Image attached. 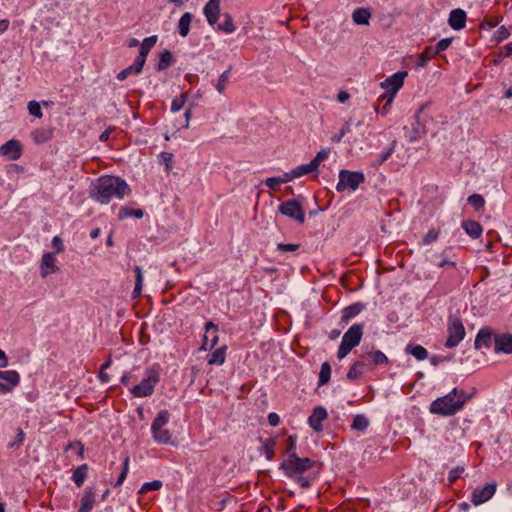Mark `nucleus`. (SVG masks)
<instances>
[{
	"mask_svg": "<svg viewBox=\"0 0 512 512\" xmlns=\"http://www.w3.org/2000/svg\"><path fill=\"white\" fill-rule=\"evenodd\" d=\"M131 193L129 185L120 177L104 175L92 183L90 197L100 204H108L111 200H123Z\"/></svg>",
	"mask_w": 512,
	"mask_h": 512,
	"instance_id": "1",
	"label": "nucleus"
},
{
	"mask_svg": "<svg viewBox=\"0 0 512 512\" xmlns=\"http://www.w3.org/2000/svg\"><path fill=\"white\" fill-rule=\"evenodd\" d=\"M313 466L314 461L308 457L292 456L291 458H284L279 465V470L302 488H309L314 478L306 475V472L311 470Z\"/></svg>",
	"mask_w": 512,
	"mask_h": 512,
	"instance_id": "2",
	"label": "nucleus"
},
{
	"mask_svg": "<svg viewBox=\"0 0 512 512\" xmlns=\"http://www.w3.org/2000/svg\"><path fill=\"white\" fill-rule=\"evenodd\" d=\"M467 395L464 390L454 388L447 395L435 399L429 407L432 414L452 416L464 406Z\"/></svg>",
	"mask_w": 512,
	"mask_h": 512,
	"instance_id": "3",
	"label": "nucleus"
},
{
	"mask_svg": "<svg viewBox=\"0 0 512 512\" xmlns=\"http://www.w3.org/2000/svg\"><path fill=\"white\" fill-rule=\"evenodd\" d=\"M170 420V413L168 410H161L151 424V434L153 440L162 445H172L171 432L165 428Z\"/></svg>",
	"mask_w": 512,
	"mask_h": 512,
	"instance_id": "4",
	"label": "nucleus"
},
{
	"mask_svg": "<svg viewBox=\"0 0 512 512\" xmlns=\"http://www.w3.org/2000/svg\"><path fill=\"white\" fill-rule=\"evenodd\" d=\"M363 330L364 323H356L344 333L337 352L339 359L345 358L353 348L359 345Z\"/></svg>",
	"mask_w": 512,
	"mask_h": 512,
	"instance_id": "5",
	"label": "nucleus"
},
{
	"mask_svg": "<svg viewBox=\"0 0 512 512\" xmlns=\"http://www.w3.org/2000/svg\"><path fill=\"white\" fill-rule=\"evenodd\" d=\"M160 381L159 371L154 368H148L141 382L130 389V393L136 398L151 396L154 393L155 386Z\"/></svg>",
	"mask_w": 512,
	"mask_h": 512,
	"instance_id": "6",
	"label": "nucleus"
},
{
	"mask_svg": "<svg viewBox=\"0 0 512 512\" xmlns=\"http://www.w3.org/2000/svg\"><path fill=\"white\" fill-rule=\"evenodd\" d=\"M339 181L336 185L338 192L345 190L355 191L365 181L364 173L361 171L340 170Z\"/></svg>",
	"mask_w": 512,
	"mask_h": 512,
	"instance_id": "7",
	"label": "nucleus"
},
{
	"mask_svg": "<svg viewBox=\"0 0 512 512\" xmlns=\"http://www.w3.org/2000/svg\"><path fill=\"white\" fill-rule=\"evenodd\" d=\"M448 337L445 342L446 348H454L465 338L466 331L462 321L456 316H450L447 322Z\"/></svg>",
	"mask_w": 512,
	"mask_h": 512,
	"instance_id": "8",
	"label": "nucleus"
},
{
	"mask_svg": "<svg viewBox=\"0 0 512 512\" xmlns=\"http://www.w3.org/2000/svg\"><path fill=\"white\" fill-rule=\"evenodd\" d=\"M407 75V71H398L381 82V87L387 92V94L384 95V97H387L386 105H389L393 101L395 94L403 86Z\"/></svg>",
	"mask_w": 512,
	"mask_h": 512,
	"instance_id": "9",
	"label": "nucleus"
},
{
	"mask_svg": "<svg viewBox=\"0 0 512 512\" xmlns=\"http://www.w3.org/2000/svg\"><path fill=\"white\" fill-rule=\"evenodd\" d=\"M496 482H490L483 487H476L471 493V502L475 506H479L489 501L496 493Z\"/></svg>",
	"mask_w": 512,
	"mask_h": 512,
	"instance_id": "10",
	"label": "nucleus"
},
{
	"mask_svg": "<svg viewBox=\"0 0 512 512\" xmlns=\"http://www.w3.org/2000/svg\"><path fill=\"white\" fill-rule=\"evenodd\" d=\"M281 214L290 217L299 223L305 221V214L301 205L296 200H288L279 206Z\"/></svg>",
	"mask_w": 512,
	"mask_h": 512,
	"instance_id": "11",
	"label": "nucleus"
},
{
	"mask_svg": "<svg viewBox=\"0 0 512 512\" xmlns=\"http://www.w3.org/2000/svg\"><path fill=\"white\" fill-rule=\"evenodd\" d=\"M21 145L18 141L12 139L0 146V155L8 160H17L21 157Z\"/></svg>",
	"mask_w": 512,
	"mask_h": 512,
	"instance_id": "12",
	"label": "nucleus"
},
{
	"mask_svg": "<svg viewBox=\"0 0 512 512\" xmlns=\"http://www.w3.org/2000/svg\"><path fill=\"white\" fill-rule=\"evenodd\" d=\"M218 331L217 325H215L213 322L208 321L205 323V332L203 338V344L202 349H213L217 343H218V336L216 335V332Z\"/></svg>",
	"mask_w": 512,
	"mask_h": 512,
	"instance_id": "13",
	"label": "nucleus"
},
{
	"mask_svg": "<svg viewBox=\"0 0 512 512\" xmlns=\"http://www.w3.org/2000/svg\"><path fill=\"white\" fill-rule=\"evenodd\" d=\"M203 13L209 25L214 26L220 16V0H209L203 8Z\"/></svg>",
	"mask_w": 512,
	"mask_h": 512,
	"instance_id": "14",
	"label": "nucleus"
},
{
	"mask_svg": "<svg viewBox=\"0 0 512 512\" xmlns=\"http://www.w3.org/2000/svg\"><path fill=\"white\" fill-rule=\"evenodd\" d=\"M327 418V411L322 406L314 408L312 414L308 418V424L315 431L322 429V422Z\"/></svg>",
	"mask_w": 512,
	"mask_h": 512,
	"instance_id": "15",
	"label": "nucleus"
},
{
	"mask_svg": "<svg viewBox=\"0 0 512 512\" xmlns=\"http://www.w3.org/2000/svg\"><path fill=\"white\" fill-rule=\"evenodd\" d=\"M56 257L54 253H44L41 259V276L43 278L47 277L49 274L55 273L57 271V267L55 265Z\"/></svg>",
	"mask_w": 512,
	"mask_h": 512,
	"instance_id": "16",
	"label": "nucleus"
},
{
	"mask_svg": "<svg viewBox=\"0 0 512 512\" xmlns=\"http://www.w3.org/2000/svg\"><path fill=\"white\" fill-rule=\"evenodd\" d=\"M448 23L454 30H461L466 25V12L463 9H453L449 14Z\"/></svg>",
	"mask_w": 512,
	"mask_h": 512,
	"instance_id": "17",
	"label": "nucleus"
},
{
	"mask_svg": "<svg viewBox=\"0 0 512 512\" xmlns=\"http://www.w3.org/2000/svg\"><path fill=\"white\" fill-rule=\"evenodd\" d=\"M494 350L499 353L503 352L506 354L512 353V335H495L494 337Z\"/></svg>",
	"mask_w": 512,
	"mask_h": 512,
	"instance_id": "18",
	"label": "nucleus"
},
{
	"mask_svg": "<svg viewBox=\"0 0 512 512\" xmlns=\"http://www.w3.org/2000/svg\"><path fill=\"white\" fill-rule=\"evenodd\" d=\"M156 42V35L145 38L140 45L139 55L136 57V60L141 61V63L144 65L146 62L147 55L149 54L153 46L156 44Z\"/></svg>",
	"mask_w": 512,
	"mask_h": 512,
	"instance_id": "19",
	"label": "nucleus"
},
{
	"mask_svg": "<svg viewBox=\"0 0 512 512\" xmlns=\"http://www.w3.org/2000/svg\"><path fill=\"white\" fill-rule=\"evenodd\" d=\"M361 358L365 361L370 359L375 365H385L388 363V357L380 350H366L361 355Z\"/></svg>",
	"mask_w": 512,
	"mask_h": 512,
	"instance_id": "20",
	"label": "nucleus"
},
{
	"mask_svg": "<svg viewBox=\"0 0 512 512\" xmlns=\"http://www.w3.org/2000/svg\"><path fill=\"white\" fill-rule=\"evenodd\" d=\"M492 336L490 329H481L475 338V348L481 349L483 347H490L492 343Z\"/></svg>",
	"mask_w": 512,
	"mask_h": 512,
	"instance_id": "21",
	"label": "nucleus"
},
{
	"mask_svg": "<svg viewBox=\"0 0 512 512\" xmlns=\"http://www.w3.org/2000/svg\"><path fill=\"white\" fill-rule=\"evenodd\" d=\"M425 134V127L419 122L418 115H416V120L412 124L411 130L407 134L408 141L410 143H414L420 140Z\"/></svg>",
	"mask_w": 512,
	"mask_h": 512,
	"instance_id": "22",
	"label": "nucleus"
},
{
	"mask_svg": "<svg viewBox=\"0 0 512 512\" xmlns=\"http://www.w3.org/2000/svg\"><path fill=\"white\" fill-rule=\"evenodd\" d=\"M365 308V305L362 303H354L342 311V322L348 323L352 318L356 317L358 314H360Z\"/></svg>",
	"mask_w": 512,
	"mask_h": 512,
	"instance_id": "23",
	"label": "nucleus"
},
{
	"mask_svg": "<svg viewBox=\"0 0 512 512\" xmlns=\"http://www.w3.org/2000/svg\"><path fill=\"white\" fill-rule=\"evenodd\" d=\"M143 67H144V65L141 63V61H138L135 59L134 63L132 65L128 66L127 68L123 69L122 71H120L117 74L116 78L119 81H124L131 74H140L142 72Z\"/></svg>",
	"mask_w": 512,
	"mask_h": 512,
	"instance_id": "24",
	"label": "nucleus"
},
{
	"mask_svg": "<svg viewBox=\"0 0 512 512\" xmlns=\"http://www.w3.org/2000/svg\"><path fill=\"white\" fill-rule=\"evenodd\" d=\"M32 139L37 144H43L48 142L53 136L52 128H39L32 132Z\"/></svg>",
	"mask_w": 512,
	"mask_h": 512,
	"instance_id": "25",
	"label": "nucleus"
},
{
	"mask_svg": "<svg viewBox=\"0 0 512 512\" xmlns=\"http://www.w3.org/2000/svg\"><path fill=\"white\" fill-rule=\"evenodd\" d=\"M371 18V13L367 8H357L352 13V20L357 25H367Z\"/></svg>",
	"mask_w": 512,
	"mask_h": 512,
	"instance_id": "26",
	"label": "nucleus"
},
{
	"mask_svg": "<svg viewBox=\"0 0 512 512\" xmlns=\"http://www.w3.org/2000/svg\"><path fill=\"white\" fill-rule=\"evenodd\" d=\"M407 354H411L418 361L425 360L428 358V351L422 345L419 344H408L405 348Z\"/></svg>",
	"mask_w": 512,
	"mask_h": 512,
	"instance_id": "27",
	"label": "nucleus"
},
{
	"mask_svg": "<svg viewBox=\"0 0 512 512\" xmlns=\"http://www.w3.org/2000/svg\"><path fill=\"white\" fill-rule=\"evenodd\" d=\"M0 379L5 381V385H11V391L20 382V375L15 370L0 371Z\"/></svg>",
	"mask_w": 512,
	"mask_h": 512,
	"instance_id": "28",
	"label": "nucleus"
},
{
	"mask_svg": "<svg viewBox=\"0 0 512 512\" xmlns=\"http://www.w3.org/2000/svg\"><path fill=\"white\" fill-rule=\"evenodd\" d=\"M88 469L89 467L87 464H82L73 471L72 480L78 488L84 484L87 478Z\"/></svg>",
	"mask_w": 512,
	"mask_h": 512,
	"instance_id": "29",
	"label": "nucleus"
},
{
	"mask_svg": "<svg viewBox=\"0 0 512 512\" xmlns=\"http://www.w3.org/2000/svg\"><path fill=\"white\" fill-rule=\"evenodd\" d=\"M134 271H135V287L132 292V298L136 299V298L140 297V295L142 293L144 275H143L142 268L138 265H136L134 267Z\"/></svg>",
	"mask_w": 512,
	"mask_h": 512,
	"instance_id": "30",
	"label": "nucleus"
},
{
	"mask_svg": "<svg viewBox=\"0 0 512 512\" xmlns=\"http://www.w3.org/2000/svg\"><path fill=\"white\" fill-rule=\"evenodd\" d=\"M173 63H174V58H173L171 51L164 50L159 55V61H158L156 69L158 71H164V70L168 69L170 66H172Z\"/></svg>",
	"mask_w": 512,
	"mask_h": 512,
	"instance_id": "31",
	"label": "nucleus"
},
{
	"mask_svg": "<svg viewBox=\"0 0 512 512\" xmlns=\"http://www.w3.org/2000/svg\"><path fill=\"white\" fill-rule=\"evenodd\" d=\"M193 19V15L190 12H185L178 22V32L182 37H186L190 31V24Z\"/></svg>",
	"mask_w": 512,
	"mask_h": 512,
	"instance_id": "32",
	"label": "nucleus"
},
{
	"mask_svg": "<svg viewBox=\"0 0 512 512\" xmlns=\"http://www.w3.org/2000/svg\"><path fill=\"white\" fill-rule=\"evenodd\" d=\"M462 228L474 239L480 237L483 231L481 225L476 221H464L462 223Z\"/></svg>",
	"mask_w": 512,
	"mask_h": 512,
	"instance_id": "33",
	"label": "nucleus"
},
{
	"mask_svg": "<svg viewBox=\"0 0 512 512\" xmlns=\"http://www.w3.org/2000/svg\"><path fill=\"white\" fill-rule=\"evenodd\" d=\"M366 361L361 358V360L356 361L349 369L347 373V378L349 380H355L359 378L365 371Z\"/></svg>",
	"mask_w": 512,
	"mask_h": 512,
	"instance_id": "34",
	"label": "nucleus"
},
{
	"mask_svg": "<svg viewBox=\"0 0 512 512\" xmlns=\"http://www.w3.org/2000/svg\"><path fill=\"white\" fill-rule=\"evenodd\" d=\"M226 358V346H222L217 348L212 352L208 359V364L210 365H222L225 362Z\"/></svg>",
	"mask_w": 512,
	"mask_h": 512,
	"instance_id": "35",
	"label": "nucleus"
},
{
	"mask_svg": "<svg viewBox=\"0 0 512 512\" xmlns=\"http://www.w3.org/2000/svg\"><path fill=\"white\" fill-rule=\"evenodd\" d=\"M435 56V53L433 52V47L428 46L424 49V51L418 56V60L415 64V68L419 69L422 67H425L429 60Z\"/></svg>",
	"mask_w": 512,
	"mask_h": 512,
	"instance_id": "36",
	"label": "nucleus"
},
{
	"mask_svg": "<svg viewBox=\"0 0 512 512\" xmlns=\"http://www.w3.org/2000/svg\"><path fill=\"white\" fill-rule=\"evenodd\" d=\"M294 170H295V174H296L297 178H300V177H302L304 175H308V174L318 175V173H319V169H317L311 161L307 164H303V165H299V166L295 167Z\"/></svg>",
	"mask_w": 512,
	"mask_h": 512,
	"instance_id": "37",
	"label": "nucleus"
},
{
	"mask_svg": "<svg viewBox=\"0 0 512 512\" xmlns=\"http://www.w3.org/2000/svg\"><path fill=\"white\" fill-rule=\"evenodd\" d=\"M95 504V495L91 488H86L81 498V506L92 511Z\"/></svg>",
	"mask_w": 512,
	"mask_h": 512,
	"instance_id": "38",
	"label": "nucleus"
},
{
	"mask_svg": "<svg viewBox=\"0 0 512 512\" xmlns=\"http://www.w3.org/2000/svg\"><path fill=\"white\" fill-rule=\"evenodd\" d=\"M224 18H225L224 22L218 24L217 29L226 34L233 33L236 30V26L233 23V19H232L231 15L228 13H225Z\"/></svg>",
	"mask_w": 512,
	"mask_h": 512,
	"instance_id": "39",
	"label": "nucleus"
},
{
	"mask_svg": "<svg viewBox=\"0 0 512 512\" xmlns=\"http://www.w3.org/2000/svg\"><path fill=\"white\" fill-rule=\"evenodd\" d=\"M331 378V366L328 362H324L321 364L320 372H319V381L318 385L322 386L329 382Z\"/></svg>",
	"mask_w": 512,
	"mask_h": 512,
	"instance_id": "40",
	"label": "nucleus"
},
{
	"mask_svg": "<svg viewBox=\"0 0 512 512\" xmlns=\"http://www.w3.org/2000/svg\"><path fill=\"white\" fill-rule=\"evenodd\" d=\"M296 449H297V436L290 435L286 440L285 458H291L292 456H298Z\"/></svg>",
	"mask_w": 512,
	"mask_h": 512,
	"instance_id": "41",
	"label": "nucleus"
},
{
	"mask_svg": "<svg viewBox=\"0 0 512 512\" xmlns=\"http://www.w3.org/2000/svg\"><path fill=\"white\" fill-rule=\"evenodd\" d=\"M369 426V420L366 416L364 415H356L353 419V422H352V429L354 430H358V431H364L368 428Z\"/></svg>",
	"mask_w": 512,
	"mask_h": 512,
	"instance_id": "42",
	"label": "nucleus"
},
{
	"mask_svg": "<svg viewBox=\"0 0 512 512\" xmlns=\"http://www.w3.org/2000/svg\"><path fill=\"white\" fill-rule=\"evenodd\" d=\"M118 216L119 219H125L128 217H135L140 219L143 217V211L141 209H129L127 207H121Z\"/></svg>",
	"mask_w": 512,
	"mask_h": 512,
	"instance_id": "43",
	"label": "nucleus"
},
{
	"mask_svg": "<svg viewBox=\"0 0 512 512\" xmlns=\"http://www.w3.org/2000/svg\"><path fill=\"white\" fill-rule=\"evenodd\" d=\"M230 71H231V67H230L228 70L224 71V72L220 75V77H219V79H218V82H217V84H216L215 88H216V90H217L220 94H223V93L225 92V90H226V87H227V85H228V83H229Z\"/></svg>",
	"mask_w": 512,
	"mask_h": 512,
	"instance_id": "44",
	"label": "nucleus"
},
{
	"mask_svg": "<svg viewBox=\"0 0 512 512\" xmlns=\"http://www.w3.org/2000/svg\"><path fill=\"white\" fill-rule=\"evenodd\" d=\"M468 203L475 208V210H480L485 205V200L480 194H472L467 199Z\"/></svg>",
	"mask_w": 512,
	"mask_h": 512,
	"instance_id": "45",
	"label": "nucleus"
},
{
	"mask_svg": "<svg viewBox=\"0 0 512 512\" xmlns=\"http://www.w3.org/2000/svg\"><path fill=\"white\" fill-rule=\"evenodd\" d=\"M162 487V482L160 480H153L151 482H146L144 483L140 490H139V493L140 494H145L149 491H156V490H159L161 489Z\"/></svg>",
	"mask_w": 512,
	"mask_h": 512,
	"instance_id": "46",
	"label": "nucleus"
},
{
	"mask_svg": "<svg viewBox=\"0 0 512 512\" xmlns=\"http://www.w3.org/2000/svg\"><path fill=\"white\" fill-rule=\"evenodd\" d=\"M263 450L264 454L267 460H272L274 457V447H275V441L274 439H267L263 442Z\"/></svg>",
	"mask_w": 512,
	"mask_h": 512,
	"instance_id": "47",
	"label": "nucleus"
},
{
	"mask_svg": "<svg viewBox=\"0 0 512 512\" xmlns=\"http://www.w3.org/2000/svg\"><path fill=\"white\" fill-rule=\"evenodd\" d=\"M395 145H396V141H393L391 144V147L388 150L382 152L379 155V157L375 160L374 166H381L385 161H387L388 158L394 152Z\"/></svg>",
	"mask_w": 512,
	"mask_h": 512,
	"instance_id": "48",
	"label": "nucleus"
},
{
	"mask_svg": "<svg viewBox=\"0 0 512 512\" xmlns=\"http://www.w3.org/2000/svg\"><path fill=\"white\" fill-rule=\"evenodd\" d=\"M185 103H186V95L185 94H181L180 96L175 97L171 103V112H173V113L179 112L184 107Z\"/></svg>",
	"mask_w": 512,
	"mask_h": 512,
	"instance_id": "49",
	"label": "nucleus"
},
{
	"mask_svg": "<svg viewBox=\"0 0 512 512\" xmlns=\"http://www.w3.org/2000/svg\"><path fill=\"white\" fill-rule=\"evenodd\" d=\"M509 36H510V29L505 26H501L495 31V33L493 35V39L496 42H502L503 40L507 39Z\"/></svg>",
	"mask_w": 512,
	"mask_h": 512,
	"instance_id": "50",
	"label": "nucleus"
},
{
	"mask_svg": "<svg viewBox=\"0 0 512 512\" xmlns=\"http://www.w3.org/2000/svg\"><path fill=\"white\" fill-rule=\"evenodd\" d=\"M329 153V149H322L316 154V156L311 160V162L315 165L317 169H319L320 164L328 158Z\"/></svg>",
	"mask_w": 512,
	"mask_h": 512,
	"instance_id": "51",
	"label": "nucleus"
},
{
	"mask_svg": "<svg viewBox=\"0 0 512 512\" xmlns=\"http://www.w3.org/2000/svg\"><path fill=\"white\" fill-rule=\"evenodd\" d=\"M28 111L31 115H33L37 118H41L43 115L41 106H40L39 102H37L36 100H31L28 103Z\"/></svg>",
	"mask_w": 512,
	"mask_h": 512,
	"instance_id": "52",
	"label": "nucleus"
},
{
	"mask_svg": "<svg viewBox=\"0 0 512 512\" xmlns=\"http://www.w3.org/2000/svg\"><path fill=\"white\" fill-rule=\"evenodd\" d=\"M452 43V38H444L438 41L435 47H433V52L435 55L440 54L445 51Z\"/></svg>",
	"mask_w": 512,
	"mask_h": 512,
	"instance_id": "53",
	"label": "nucleus"
},
{
	"mask_svg": "<svg viewBox=\"0 0 512 512\" xmlns=\"http://www.w3.org/2000/svg\"><path fill=\"white\" fill-rule=\"evenodd\" d=\"M128 470H129V458L126 457L124 462H123L122 472L118 476V479H117V481L115 483V487H119V486H121L123 484V482L125 481V479L127 477Z\"/></svg>",
	"mask_w": 512,
	"mask_h": 512,
	"instance_id": "54",
	"label": "nucleus"
},
{
	"mask_svg": "<svg viewBox=\"0 0 512 512\" xmlns=\"http://www.w3.org/2000/svg\"><path fill=\"white\" fill-rule=\"evenodd\" d=\"M350 132H351V125H350V123H349V122H346V123L344 124V126L341 128V130L339 131V133H338V134H336L335 136H333L332 141H333V142H337V143H338V142H340V141L342 140V138H343L346 134H348V133H350Z\"/></svg>",
	"mask_w": 512,
	"mask_h": 512,
	"instance_id": "55",
	"label": "nucleus"
},
{
	"mask_svg": "<svg viewBox=\"0 0 512 512\" xmlns=\"http://www.w3.org/2000/svg\"><path fill=\"white\" fill-rule=\"evenodd\" d=\"M438 237H439V232L435 229H431L424 236L423 244L429 245V244L433 243L434 241H436Z\"/></svg>",
	"mask_w": 512,
	"mask_h": 512,
	"instance_id": "56",
	"label": "nucleus"
},
{
	"mask_svg": "<svg viewBox=\"0 0 512 512\" xmlns=\"http://www.w3.org/2000/svg\"><path fill=\"white\" fill-rule=\"evenodd\" d=\"M300 247L299 244H294V243H289V244H285V243H278L277 244V249L281 252H294L296 251L298 248Z\"/></svg>",
	"mask_w": 512,
	"mask_h": 512,
	"instance_id": "57",
	"label": "nucleus"
},
{
	"mask_svg": "<svg viewBox=\"0 0 512 512\" xmlns=\"http://www.w3.org/2000/svg\"><path fill=\"white\" fill-rule=\"evenodd\" d=\"M265 185L271 190H277L282 184L279 177H270L264 181Z\"/></svg>",
	"mask_w": 512,
	"mask_h": 512,
	"instance_id": "58",
	"label": "nucleus"
},
{
	"mask_svg": "<svg viewBox=\"0 0 512 512\" xmlns=\"http://www.w3.org/2000/svg\"><path fill=\"white\" fill-rule=\"evenodd\" d=\"M464 472V467H456L454 469H452L450 472H449V475H448V480L450 482H454L456 481L457 479L460 478L461 474Z\"/></svg>",
	"mask_w": 512,
	"mask_h": 512,
	"instance_id": "59",
	"label": "nucleus"
},
{
	"mask_svg": "<svg viewBox=\"0 0 512 512\" xmlns=\"http://www.w3.org/2000/svg\"><path fill=\"white\" fill-rule=\"evenodd\" d=\"M439 261L438 262H435V264L440 267V268H443V267H446V266H449V267H454L455 266V262L449 260L447 258V256H445L444 254H441L439 256Z\"/></svg>",
	"mask_w": 512,
	"mask_h": 512,
	"instance_id": "60",
	"label": "nucleus"
},
{
	"mask_svg": "<svg viewBox=\"0 0 512 512\" xmlns=\"http://www.w3.org/2000/svg\"><path fill=\"white\" fill-rule=\"evenodd\" d=\"M297 176L295 174V170L294 168L288 172H285L282 176H279V179L281 181V183H287V182H290L294 179H296Z\"/></svg>",
	"mask_w": 512,
	"mask_h": 512,
	"instance_id": "61",
	"label": "nucleus"
},
{
	"mask_svg": "<svg viewBox=\"0 0 512 512\" xmlns=\"http://www.w3.org/2000/svg\"><path fill=\"white\" fill-rule=\"evenodd\" d=\"M52 245H53V247L56 248V253H61L65 249L63 240L59 236H54L52 238Z\"/></svg>",
	"mask_w": 512,
	"mask_h": 512,
	"instance_id": "62",
	"label": "nucleus"
},
{
	"mask_svg": "<svg viewBox=\"0 0 512 512\" xmlns=\"http://www.w3.org/2000/svg\"><path fill=\"white\" fill-rule=\"evenodd\" d=\"M23 441H24V432L20 429L18 431V433L16 434L14 440L12 442L9 443V446L10 447H13V446H20L23 444Z\"/></svg>",
	"mask_w": 512,
	"mask_h": 512,
	"instance_id": "63",
	"label": "nucleus"
},
{
	"mask_svg": "<svg viewBox=\"0 0 512 512\" xmlns=\"http://www.w3.org/2000/svg\"><path fill=\"white\" fill-rule=\"evenodd\" d=\"M268 422L271 426L275 427L280 423V417L277 413L271 412L268 414Z\"/></svg>",
	"mask_w": 512,
	"mask_h": 512,
	"instance_id": "64",
	"label": "nucleus"
}]
</instances>
